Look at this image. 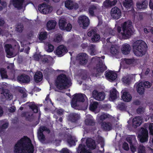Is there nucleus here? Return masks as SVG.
<instances>
[{
  "mask_svg": "<svg viewBox=\"0 0 153 153\" xmlns=\"http://www.w3.org/2000/svg\"><path fill=\"white\" fill-rule=\"evenodd\" d=\"M0 73L2 77L6 78L7 77L6 74V72L4 68H1L0 69Z\"/></svg>",
  "mask_w": 153,
  "mask_h": 153,
  "instance_id": "51",
  "label": "nucleus"
},
{
  "mask_svg": "<svg viewBox=\"0 0 153 153\" xmlns=\"http://www.w3.org/2000/svg\"><path fill=\"white\" fill-rule=\"evenodd\" d=\"M68 144L70 146H75V142L77 140L74 137H73L71 135L69 136L66 141Z\"/></svg>",
  "mask_w": 153,
  "mask_h": 153,
  "instance_id": "33",
  "label": "nucleus"
},
{
  "mask_svg": "<svg viewBox=\"0 0 153 153\" xmlns=\"http://www.w3.org/2000/svg\"><path fill=\"white\" fill-rule=\"evenodd\" d=\"M123 139V137L121 139V141H120L119 143V149L121 153H124V141H122Z\"/></svg>",
  "mask_w": 153,
  "mask_h": 153,
  "instance_id": "39",
  "label": "nucleus"
},
{
  "mask_svg": "<svg viewBox=\"0 0 153 153\" xmlns=\"http://www.w3.org/2000/svg\"><path fill=\"white\" fill-rule=\"evenodd\" d=\"M34 150L31 140L27 136L18 141L14 147L15 153H33Z\"/></svg>",
  "mask_w": 153,
  "mask_h": 153,
  "instance_id": "1",
  "label": "nucleus"
},
{
  "mask_svg": "<svg viewBox=\"0 0 153 153\" xmlns=\"http://www.w3.org/2000/svg\"><path fill=\"white\" fill-rule=\"evenodd\" d=\"M46 131L48 134L50 132V129L46 127L42 126H41L38 130L37 132V136L39 140L41 141H44L45 140V137L43 132Z\"/></svg>",
  "mask_w": 153,
  "mask_h": 153,
  "instance_id": "7",
  "label": "nucleus"
},
{
  "mask_svg": "<svg viewBox=\"0 0 153 153\" xmlns=\"http://www.w3.org/2000/svg\"><path fill=\"white\" fill-rule=\"evenodd\" d=\"M56 22L55 21L50 20L47 23L46 26L48 30L53 29L55 28L56 25Z\"/></svg>",
  "mask_w": 153,
  "mask_h": 153,
  "instance_id": "27",
  "label": "nucleus"
},
{
  "mask_svg": "<svg viewBox=\"0 0 153 153\" xmlns=\"http://www.w3.org/2000/svg\"><path fill=\"white\" fill-rule=\"evenodd\" d=\"M117 2V0H114L111 1L110 0H105L102 4V7L105 8H111L112 7L115 5Z\"/></svg>",
  "mask_w": 153,
  "mask_h": 153,
  "instance_id": "20",
  "label": "nucleus"
},
{
  "mask_svg": "<svg viewBox=\"0 0 153 153\" xmlns=\"http://www.w3.org/2000/svg\"><path fill=\"white\" fill-rule=\"evenodd\" d=\"M146 44L142 40L136 41L133 44V51L137 56H142L144 55L146 49Z\"/></svg>",
  "mask_w": 153,
  "mask_h": 153,
  "instance_id": "2",
  "label": "nucleus"
},
{
  "mask_svg": "<svg viewBox=\"0 0 153 153\" xmlns=\"http://www.w3.org/2000/svg\"><path fill=\"white\" fill-rule=\"evenodd\" d=\"M88 49L91 55L94 56L96 54L95 45L93 44L90 45L88 47Z\"/></svg>",
  "mask_w": 153,
  "mask_h": 153,
  "instance_id": "34",
  "label": "nucleus"
},
{
  "mask_svg": "<svg viewBox=\"0 0 153 153\" xmlns=\"http://www.w3.org/2000/svg\"><path fill=\"white\" fill-rule=\"evenodd\" d=\"M117 108L121 111L124 110V103L123 102H120L117 106Z\"/></svg>",
  "mask_w": 153,
  "mask_h": 153,
  "instance_id": "54",
  "label": "nucleus"
},
{
  "mask_svg": "<svg viewBox=\"0 0 153 153\" xmlns=\"http://www.w3.org/2000/svg\"><path fill=\"white\" fill-rule=\"evenodd\" d=\"M150 134L153 135V123H150L149 126Z\"/></svg>",
  "mask_w": 153,
  "mask_h": 153,
  "instance_id": "60",
  "label": "nucleus"
},
{
  "mask_svg": "<svg viewBox=\"0 0 153 153\" xmlns=\"http://www.w3.org/2000/svg\"><path fill=\"white\" fill-rule=\"evenodd\" d=\"M17 80L20 83H28L30 81V76L25 74H22L18 76Z\"/></svg>",
  "mask_w": 153,
  "mask_h": 153,
  "instance_id": "17",
  "label": "nucleus"
},
{
  "mask_svg": "<svg viewBox=\"0 0 153 153\" xmlns=\"http://www.w3.org/2000/svg\"><path fill=\"white\" fill-rule=\"evenodd\" d=\"M77 151L78 153H92L86 149V146L85 144H79Z\"/></svg>",
  "mask_w": 153,
  "mask_h": 153,
  "instance_id": "24",
  "label": "nucleus"
},
{
  "mask_svg": "<svg viewBox=\"0 0 153 153\" xmlns=\"http://www.w3.org/2000/svg\"><path fill=\"white\" fill-rule=\"evenodd\" d=\"M43 76L42 73L41 72L39 71L36 72L34 76V79L35 82L36 83L40 82L42 80Z\"/></svg>",
  "mask_w": 153,
  "mask_h": 153,
  "instance_id": "26",
  "label": "nucleus"
},
{
  "mask_svg": "<svg viewBox=\"0 0 153 153\" xmlns=\"http://www.w3.org/2000/svg\"><path fill=\"white\" fill-rule=\"evenodd\" d=\"M148 3L145 1L142 3L138 2L137 4V7L139 9H144L146 7Z\"/></svg>",
  "mask_w": 153,
  "mask_h": 153,
  "instance_id": "38",
  "label": "nucleus"
},
{
  "mask_svg": "<svg viewBox=\"0 0 153 153\" xmlns=\"http://www.w3.org/2000/svg\"><path fill=\"white\" fill-rule=\"evenodd\" d=\"M130 148L131 151L132 152H134L136 151V147L134 146L131 143L130 144Z\"/></svg>",
  "mask_w": 153,
  "mask_h": 153,
  "instance_id": "64",
  "label": "nucleus"
},
{
  "mask_svg": "<svg viewBox=\"0 0 153 153\" xmlns=\"http://www.w3.org/2000/svg\"><path fill=\"white\" fill-rule=\"evenodd\" d=\"M76 59L79 61L80 64L85 65L88 62V56L85 53H79L77 56Z\"/></svg>",
  "mask_w": 153,
  "mask_h": 153,
  "instance_id": "11",
  "label": "nucleus"
},
{
  "mask_svg": "<svg viewBox=\"0 0 153 153\" xmlns=\"http://www.w3.org/2000/svg\"><path fill=\"white\" fill-rule=\"evenodd\" d=\"M92 96L96 100L102 101L104 100L105 96V93L103 92H99L96 90H94L92 93Z\"/></svg>",
  "mask_w": 153,
  "mask_h": 153,
  "instance_id": "10",
  "label": "nucleus"
},
{
  "mask_svg": "<svg viewBox=\"0 0 153 153\" xmlns=\"http://www.w3.org/2000/svg\"><path fill=\"white\" fill-rule=\"evenodd\" d=\"M107 69V67L103 63L102 61L99 59L98 63L96 65V70L97 74H102Z\"/></svg>",
  "mask_w": 153,
  "mask_h": 153,
  "instance_id": "14",
  "label": "nucleus"
},
{
  "mask_svg": "<svg viewBox=\"0 0 153 153\" xmlns=\"http://www.w3.org/2000/svg\"><path fill=\"white\" fill-rule=\"evenodd\" d=\"M105 76L106 78L110 82L114 81L117 78V74L111 71H106Z\"/></svg>",
  "mask_w": 153,
  "mask_h": 153,
  "instance_id": "15",
  "label": "nucleus"
},
{
  "mask_svg": "<svg viewBox=\"0 0 153 153\" xmlns=\"http://www.w3.org/2000/svg\"><path fill=\"white\" fill-rule=\"evenodd\" d=\"M107 32H108L109 35L114 36L115 34V33L114 31L111 29L109 28L107 30Z\"/></svg>",
  "mask_w": 153,
  "mask_h": 153,
  "instance_id": "58",
  "label": "nucleus"
},
{
  "mask_svg": "<svg viewBox=\"0 0 153 153\" xmlns=\"http://www.w3.org/2000/svg\"><path fill=\"white\" fill-rule=\"evenodd\" d=\"M79 119V117L76 113H72L68 116V120L72 123H76Z\"/></svg>",
  "mask_w": 153,
  "mask_h": 153,
  "instance_id": "25",
  "label": "nucleus"
},
{
  "mask_svg": "<svg viewBox=\"0 0 153 153\" xmlns=\"http://www.w3.org/2000/svg\"><path fill=\"white\" fill-rule=\"evenodd\" d=\"M118 92L116 89L114 88L110 91L109 99L110 100L114 101L117 98Z\"/></svg>",
  "mask_w": 153,
  "mask_h": 153,
  "instance_id": "21",
  "label": "nucleus"
},
{
  "mask_svg": "<svg viewBox=\"0 0 153 153\" xmlns=\"http://www.w3.org/2000/svg\"><path fill=\"white\" fill-rule=\"evenodd\" d=\"M70 134L66 132H60L59 134V138L64 141H66Z\"/></svg>",
  "mask_w": 153,
  "mask_h": 153,
  "instance_id": "31",
  "label": "nucleus"
},
{
  "mask_svg": "<svg viewBox=\"0 0 153 153\" xmlns=\"http://www.w3.org/2000/svg\"><path fill=\"white\" fill-rule=\"evenodd\" d=\"M143 119L141 117H134L133 120V125L135 128L140 126L143 122Z\"/></svg>",
  "mask_w": 153,
  "mask_h": 153,
  "instance_id": "23",
  "label": "nucleus"
},
{
  "mask_svg": "<svg viewBox=\"0 0 153 153\" xmlns=\"http://www.w3.org/2000/svg\"><path fill=\"white\" fill-rule=\"evenodd\" d=\"M67 23V22L65 20L62 19H60L59 22V28L62 30H64Z\"/></svg>",
  "mask_w": 153,
  "mask_h": 153,
  "instance_id": "36",
  "label": "nucleus"
},
{
  "mask_svg": "<svg viewBox=\"0 0 153 153\" xmlns=\"http://www.w3.org/2000/svg\"><path fill=\"white\" fill-rule=\"evenodd\" d=\"M131 50V47L128 44H125V55L129 54Z\"/></svg>",
  "mask_w": 153,
  "mask_h": 153,
  "instance_id": "48",
  "label": "nucleus"
},
{
  "mask_svg": "<svg viewBox=\"0 0 153 153\" xmlns=\"http://www.w3.org/2000/svg\"><path fill=\"white\" fill-rule=\"evenodd\" d=\"M98 105L97 102H94L91 103L89 107L90 110L92 111H94L97 108Z\"/></svg>",
  "mask_w": 153,
  "mask_h": 153,
  "instance_id": "42",
  "label": "nucleus"
},
{
  "mask_svg": "<svg viewBox=\"0 0 153 153\" xmlns=\"http://www.w3.org/2000/svg\"><path fill=\"white\" fill-rule=\"evenodd\" d=\"M122 30L123 32L121 33L120 34L122 36V37L120 36V39H124V22H123L121 24Z\"/></svg>",
  "mask_w": 153,
  "mask_h": 153,
  "instance_id": "53",
  "label": "nucleus"
},
{
  "mask_svg": "<svg viewBox=\"0 0 153 153\" xmlns=\"http://www.w3.org/2000/svg\"><path fill=\"white\" fill-rule=\"evenodd\" d=\"M131 96L129 93L125 92V102H130L131 100Z\"/></svg>",
  "mask_w": 153,
  "mask_h": 153,
  "instance_id": "45",
  "label": "nucleus"
},
{
  "mask_svg": "<svg viewBox=\"0 0 153 153\" xmlns=\"http://www.w3.org/2000/svg\"><path fill=\"white\" fill-rule=\"evenodd\" d=\"M47 35V33L46 32H41L39 34V39L40 40H45L46 39Z\"/></svg>",
  "mask_w": 153,
  "mask_h": 153,
  "instance_id": "41",
  "label": "nucleus"
},
{
  "mask_svg": "<svg viewBox=\"0 0 153 153\" xmlns=\"http://www.w3.org/2000/svg\"><path fill=\"white\" fill-rule=\"evenodd\" d=\"M49 69L47 68L45 69L43 71V73L45 76H48L50 73Z\"/></svg>",
  "mask_w": 153,
  "mask_h": 153,
  "instance_id": "63",
  "label": "nucleus"
},
{
  "mask_svg": "<svg viewBox=\"0 0 153 153\" xmlns=\"http://www.w3.org/2000/svg\"><path fill=\"white\" fill-rule=\"evenodd\" d=\"M144 108L140 107L137 109V111L138 113H141L144 112Z\"/></svg>",
  "mask_w": 153,
  "mask_h": 153,
  "instance_id": "62",
  "label": "nucleus"
},
{
  "mask_svg": "<svg viewBox=\"0 0 153 153\" xmlns=\"http://www.w3.org/2000/svg\"><path fill=\"white\" fill-rule=\"evenodd\" d=\"M97 7L95 4L91 5L88 8V12L90 15L94 16V13L97 10Z\"/></svg>",
  "mask_w": 153,
  "mask_h": 153,
  "instance_id": "30",
  "label": "nucleus"
},
{
  "mask_svg": "<svg viewBox=\"0 0 153 153\" xmlns=\"http://www.w3.org/2000/svg\"><path fill=\"white\" fill-rule=\"evenodd\" d=\"M39 9L44 14H47L51 12L52 8L51 6L43 3L39 6Z\"/></svg>",
  "mask_w": 153,
  "mask_h": 153,
  "instance_id": "8",
  "label": "nucleus"
},
{
  "mask_svg": "<svg viewBox=\"0 0 153 153\" xmlns=\"http://www.w3.org/2000/svg\"><path fill=\"white\" fill-rule=\"evenodd\" d=\"M68 51L66 47L63 45H61L57 47L56 51V54L59 56H61Z\"/></svg>",
  "mask_w": 153,
  "mask_h": 153,
  "instance_id": "16",
  "label": "nucleus"
},
{
  "mask_svg": "<svg viewBox=\"0 0 153 153\" xmlns=\"http://www.w3.org/2000/svg\"><path fill=\"white\" fill-rule=\"evenodd\" d=\"M111 53L114 55H116L118 53V50L115 47L111 46L110 49Z\"/></svg>",
  "mask_w": 153,
  "mask_h": 153,
  "instance_id": "50",
  "label": "nucleus"
},
{
  "mask_svg": "<svg viewBox=\"0 0 153 153\" xmlns=\"http://www.w3.org/2000/svg\"><path fill=\"white\" fill-rule=\"evenodd\" d=\"M88 36H92L91 40L93 42L98 41L100 39V36L97 33V31L95 29H92L89 31L87 33Z\"/></svg>",
  "mask_w": 153,
  "mask_h": 153,
  "instance_id": "13",
  "label": "nucleus"
},
{
  "mask_svg": "<svg viewBox=\"0 0 153 153\" xmlns=\"http://www.w3.org/2000/svg\"><path fill=\"white\" fill-rule=\"evenodd\" d=\"M78 22L80 25H82L84 29L88 27L90 23L88 18L85 16H80L78 18Z\"/></svg>",
  "mask_w": 153,
  "mask_h": 153,
  "instance_id": "9",
  "label": "nucleus"
},
{
  "mask_svg": "<svg viewBox=\"0 0 153 153\" xmlns=\"http://www.w3.org/2000/svg\"><path fill=\"white\" fill-rule=\"evenodd\" d=\"M24 29L23 25L21 23L18 24L16 27V30L18 32H22Z\"/></svg>",
  "mask_w": 153,
  "mask_h": 153,
  "instance_id": "44",
  "label": "nucleus"
},
{
  "mask_svg": "<svg viewBox=\"0 0 153 153\" xmlns=\"http://www.w3.org/2000/svg\"><path fill=\"white\" fill-rule=\"evenodd\" d=\"M86 144L87 147L90 149L93 150L95 149L96 147L95 140L91 138H88L86 139Z\"/></svg>",
  "mask_w": 153,
  "mask_h": 153,
  "instance_id": "19",
  "label": "nucleus"
},
{
  "mask_svg": "<svg viewBox=\"0 0 153 153\" xmlns=\"http://www.w3.org/2000/svg\"><path fill=\"white\" fill-rule=\"evenodd\" d=\"M133 78L131 75H128L125 77V85H127L131 84Z\"/></svg>",
  "mask_w": 153,
  "mask_h": 153,
  "instance_id": "40",
  "label": "nucleus"
},
{
  "mask_svg": "<svg viewBox=\"0 0 153 153\" xmlns=\"http://www.w3.org/2000/svg\"><path fill=\"white\" fill-rule=\"evenodd\" d=\"M126 139L129 143L131 144V143L132 141L136 140V137L135 136L128 135L126 137Z\"/></svg>",
  "mask_w": 153,
  "mask_h": 153,
  "instance_id": "43",
  "label": "nucleus"
},
{
  "mask_svg": "<svg viewBox=\"0 0 153 153\" xmlns=\"http://www.w3.org/2000/svg\"><path fill=\"white\" fill-rule=\"evenodd\" d=\"M111 17L114 19H118L121 16V12L119 8L117 7L112 8L111 11Z\"/></svg>",
  "mask_w": 153,
  "mask_h": 153,
  "instance_id": "12",
  "label": "nucleus"
},
{
  "mask_svg": "<svg viewBox=\"0 0 153 153\" xmlns=\"http://www.w3.org/2000/svg\"><path fill=\"white\" fill-rule=\"evenodd\" d=\"M148 132L147 130L143 128H141L140 133L137 136L140 141L142 143L146 142L148 140Z\"/></svg>",
  "mask_w": 153,
  "mask_h": 153,
  "instance_id": "6",
  "label": "nucleus"
},
{
  "mask_svg": "<svg viewBox=\"0 0 153 153\" xmlns=\"http://www.w3.org/2000/svg\"><path fill=\"white\" fill-rule=\"evenodd\" d=\"M72 27V26L71 24L70 23H68L67 24L66 26L65 27L64 30H65L68 31H70Z\"/></svg>",
  "mask_w": 153,
  "mask_h": 153,
  "instance_id": "57",
  "label": "nucleus"
},
{
  "mask_svg": "<svg viewBox=\"0 0 153 153\" xmlns=\"http://www.w3.org/2000/svg\"><path fill=\"white\" fill-rule=\"evenodd\" d=\"M65 7L68 10H72L74 8L75 9H77L79 7L78 4L70 0H66L65 1Z\"/></svg>",
  "mask_w": 153,
  "mask_h": 153,
  "instance_id": "18",
  "label": "nucleus"
},
{
  "mask_svg": "<svg viewBox=\"0 0 153 153\" xmlns=\"http://www.w3.org/2000/svg\"><path fill=\"white\" fill-rule=\"evenodd\" d=\"M134 29L130 20L125 22V39L129 38L132 35Z\"/></svg>",
  "mask_w": 153,
  "mask_h": 153,
  "instance_id": "5",
  "label": "nucleus"
},
{
  "mask_svg": "<svg viewBox=\"0 0 153 153\" xmlns=\"http://www.w3.org/2000/svg\"><path fill=\"white\" fill-rule=\"evenodd\" d=\"M133 4L132 0H125V7L130 8Z\"/></svg>",
  "mask_w": 153,
  "mask_h": 153,
  "instance_id": "47",
  "label": "nucleus"
},
{
  "mask_svg": "<svg viewBox=\"0 0 153 153\" xmlns=\"http://www.w3.org/2000/svg\"><path fill=\"white\" fill-rule=\"evenodd\" d=\"M71 84L70 80L64 74L59 75L55 82V86L57 88L60 90L65 89L68 85H71Z\"/></svg>",
  "mask_w": 153,
  "mask_h": 153,
  "instance_id": "3",
  "label": "nucleus"
},
{
  "mask_svg": "<svg viewBox=\"0 0 153 153\" xmlns=\"http://www.w3.org/2000/svg\"><path fill=\"white\" fill-rule=\"evenodd\" d=\"M86 95L83 94H76L72 100L71 105L72 107L75 108L77 106V102H83L85 101V98Z\"/></svg>",
  "mask_w": 153,
  "mask_h": 153,
  "instance_id": "4",
  "label": "nucleus"
},
{
  "mask_svg": "<svg viewBox=\"0 0 153 153\" xmlns=\"http://www.w3.org/2000/svg\"><path fill=\"white\" fill-rule=\"evenodd\" d=\"M24 0H13V5L15 8L19 9L22 7Z\"/></svg>",
  "mask_w": 153,
  "mask_h": 153,
  "instance_id": "28",
  "label": "nucleus"
},
{
  "mask_svg": "<svg viewBox=\"0 0 153 153\" xmlns=\"http://www.w3.org/2000/svg\"><path fill=\"white\" fill-rule=\"evenodd\" d=\"M102 128L105 131H109L111 130L112 128V124L110 122H103L101 124Z\"/></svg>",
  "mask_w": 153,
  "mask_h": 153,
  "instance_id": "22",
  "label": "nucleus"
},
{
  "mask_svg": "<svg viewBox=\"0 0 153 153\" xmlns=\"http://www.w3.org/2000/svg\"><path fill=\"white\" fill-rule=\"evenodd\" d=\"M54 46L53 45L51 44H49L48 45V52H52L54 50Z\"/></svg>",
  "mask_w": 153,
  "mask_h": 153,
  "instance_id": "56",
  "label": "nucleus"
},
{
  "mask_svg": "<svg viewBox=\"0 0 153 153\" xmlns=\"http://www.w3.org/2000/svg\"><path fill=\"white\" fill-rule=\"evenodd\" d=\"M124 59H122L120 63V68L119 70H120L121 68L123 69H124Z\"/></svg>",
  "mask_w": 153,
  "mask_h": 153,
  "instance_id": "59",
  "label": "nucleus"
},
{
  "mask_svg": "<svg viewBox=\"0 0 153 153\" xmlns=\"http://www.w3.org/2000/svg\"><path fill=\"white\" fill-rule=\"evenodd\" d=\"M145 90V88L143 85L142 82H140L137 85V90L139 94L142 95L143 94Z\"/></svg>",
  "mask_w": 153,
  "mask_h": 153,
  "instance_id": "32",
  "label": "nucleus"
},
{
  "mask_svg": "<svg viewBox=\"0 0 153 153\" xmlns=\"http://www.w3.org/2000/svg\"><path fill=\"white\" fill-rule=\"evenodd\" d=\"M143 83V86H144L145 88H149L151 87L152 84L149 82L148 81H146L144 82H142Z\"/></svg>",
  "mask_w": 153,
  "mask_h": 153,
  "instance_id": "55",
  "label": "nucleus"
},
{
  "mask_svg": "<svg viewBox=\"0 0 153 153\" xmlns=\"http://www.w3.org/2000/svg\"><path fill=\"white\" fill-rule=\"evenodd\" d=\"M4 47L7 54L10 56H12L13 53L10 50V49L12 48V45L10 44H6L4 45Z\"/></svg>",
  "mask_w": 153,
  "mask_h": 153,
  "instance_id": "29",
  "label": "nucleus"
},
{
  "mask_svg": "<svg viewBox=\"0 0 153 153\" xmlns=\"http://www.w3.org/2000/svg\"><path fill=\"white\" fill-rule=\"evenodd\" d=\"M29 107L34 111V113H37L38 112V107L37 105L35 104H32L29 105Z\"/></svg>",
  "mask_w": 153,
  "mask_h": 153,
  "instance_id": "46",
  "label": "nucleus"
},
{
  "mask_svg": "<svg viewBox=\"0 0 153 153\" xmlns=\"http://www.w3.org/2000/svg\"><path fill=\"white\" fill-rule=\"evenodd\" d=\"M85 124L88 126H94L95 124L94 120L91 118H87L85 121Z\"/></svg>",
  "mask_w": 153,
  "mask_h": 153,
  "instance_id": "37",
  "label": "nucleus"
},
{
  "mask_svg": "<svg viewBox=\"0 0 153 153\" xmlns=\"http://www.w3.org/2000/svg\"><path fill=\"white\" fill-rule=\"evenodd\" d=\"M60 153H70V152L67 148H63L60 151Z\"/></svg>",
  "mask_w": 153,
  "mask_h": 153,
  "instance_id": "61",
  "label": "nucleus"
},
{
  "mask_svg": "<svg viewBox=\"0 0 153 153\" xmlns=\"http://www.w3.org/2000/svg\"><path fill=\"white\" fill-rule=\"evenodd\" d=\"M138 153H146L145 147L143 145H140L138 149Z\"/></svg>",
  "mask_w": 153,
  "mask_h": 153,
  "instance_id": "49",
  "label": "nucleus"
},
{
  "mask_svg": "<svg viewBox=\"0 0 153 153\" xmlns=\"http://www.w3.org/2000/svg\"><path fill=\"white\" fill-rule=\"evenodd\" d=\"M108 114H103L100 116L99 117V119L100 120L102 121L104 120L106 118H108Z\"/></svg>",
  "mask_w": 153,
  "mask_h": 153,
  "instance_id": "52",
  "label": "nucleus"
},
{
  "mask_svg": "<svg viewBox=\"0 0 153 153\" xmlns=\"http://www.w3.org/2000/svg\"><path fill=\"white\" fill-rule=\"evenodd\" d=\"M8 91L9 90L7 89L3 88L1 89V94H3L7 99L10 100L11 95L9 94Z\"/></svg>",
  "mask_w": 153,
  "mask_h": 153,
  "instance_id": "35",
  "label": "nucleus"
}]
</instances>
